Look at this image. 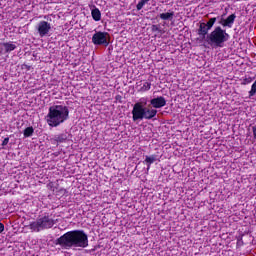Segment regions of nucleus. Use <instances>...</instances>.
<instances>
[{
    "mask_svg": "<svg viewBox=\"0 0 256 256\" xmlns=\"http://www.w3.org/2000/svg\"><path fill=\"white\" fill-rule=\"evenodd\" d=\"M33 133H35V129L30 126V127H27L24 132H23V136L24 137H33Z\"/></svg>",
    "mask_w": 256,
    "mask_h": 256,
    "instance_id": "nucleus-17",
    "label": "nucleus"
},
{
    "mask_svg": "<svg viewBox=\"0 0 256 256\" xmlns=\"http://www.w3.org/2000/svg\"><path fill=\"white\" fill-rule=\"evenodd\" d=\"M107 32H96L92 36V43L94 45H105V47L109 46V41H107Z\"/></svg>",
    "mask_w": 256,
    "mask_h": 256,
    "instance_id": "nucleus-7",
    "label": "nucleus"
},
{
    "mask_svg": "<svg viewBox=\"0 0 256 256\" xmlns=\"http://www.w3.org/2000/svg\"><path fill=\"white\" fill-rule=\"evenodd\" d=\"M37 32L39 37H47L49 35V31H51V23L42 20L37 24Z\"/></svg>",
    "mask_w": 256,
    "mask_h": 256,
    "instance_id": "nucleus-8",
    "label": "nucleus"
},
{
    "mask_svg": "<svg viewBox=\"0 0 256 256\" xmlns=\"http://www.w3.org/2000/svg\"><path fill=\"white\" fill-rule=\"evenodd\" d=\"M150 0H140L138 2V4L136 5V9L137 11H141V9H143V7H145V5H147V3H149Z\"/></svg>",
    "mask_w": 256,
    "mask_h": 256,
    "instance_id": "nucleus-18",
    "label": "nucleus"
},
{
    "mask_svg": "<svg viewBox=\"0 0 256 256\" xmlns=\"http://www.w3.org/2000/svg\"><path fill=\"white\" fill-rule=\"evenodd\" d=\"M252 133H253V137L256 140V126L252 127Z\"/></svg>",
    "mask_w": 256,
    "mask_h": 256,
    "instance_id": "nucleus-23",
    "label": "nucleus"
},
{
    "mask_svg": "<svg viewBox=\"0 0 256 256\" xmlns=\"http://www.w3.org/2000/svg\"><path fill=\"white\" fill-rule=\"evenodd\" d=\"M145 105H147V101L144 103L141 101L134 104L132 109L133 121H143V119L149 121L157 117V109H149L146 108Z\"/></svg>",
    "mask_w": 256,
    "mask_h": 256,
    "instance_id": "nucleus-3",
    "label": "nucleus"
},
{
    "mask_svg": "<svg viewBox=\"0 0 256 256\" xmlns=\"http://www.w3.org/2000/svg\"><path fill=\"white\" fill-rule=\"evenodd\" d=\"M150 105H152L154 109H161L167 105V100L163 96H158L150 100Z\"/></svg>",
    "mask_w": 256,
    "mask_h": 256,
    "instance_id": "nucleus-9",
    "label": "nucleus"
},
{
    "mask_svg": "<svg viewBox=\"0 0 256 256\" xmlns=\"http://www.w3.org/2000/svg\"><path fill=\"white\" fill-rule=\"evenodd\" d=\"M155 161H157V155L153 154L151 156H146L143 163L144 165H147V169H151V165H153Z\"/></svg>",
    "mask_w": 256,
    "mask_h": 256,
    "instance_id": "nucleus-13",
    "label": "nucleus"
},
{
    "mask_svg": "<svg viewBox=\"0 0 256 256\" xmlns=\"http://www.w3.org/2000/svg\"><path fill=\"white\" fill-rule=\"evenodd\" d=\"M69 119V107L65 105L50 106L46 121L49 127H59L61 123H65Z\"/></svg>",
    "mask_w": 256,
    "mask_h": 256,
    "instance_id": "nucleus-2",
    "label": "nucleus"
},
{
    "mask_svg": "<svg viewBox=\"0 0 256 256\" xmlns=\"http://www.w3.org/2000/svg\"><path fill=\"white\" fill-rule=\"evenodd\" d=\"M55 225V219L51 218L49 215L37 218L36 221L29 224V229L34 233H39L44 231V229H52Z\"/></svg>",
    "mask_w": 256,
    "mask_h": 256,
    "instance_id": "nucleus-5",
    "label": "nucleus"
},
{
    "mask_svg": "<svg viewBox=\"0 0 256 256\" xmlns=\"http://www.w3.org/2000/svg\"><path fill=\"white\" fill-rule=\"evenodd\" d=\"M3 47L5 49V53H11V51H15L17 49V45L13 42H4Z\"/></svg>",
    "mask_w": 256,
    "mask_h": 256,
    "instance_id": "nucleus-15",
    "label": "nucleus"
},
{
    "mask_svg": "<svg viewBox=\"0 0 256 256\" xmlns=\"http://www.w3.org/2000/svg\"><path fill=\"white\" fill-rule=\"evenodd\" d=\"M136 87L139 93H147V91H151V82L150 81H139L136 83Z\"/></svg>",
    "mask_w": 256,
    "mask_h": 256,
    "instance_id": "nucleus-11",
    "label": "nucleus"
},
{
    "mask_svg": "<svg viewBox=\"0 0 256 256\" xmlns=\"http://www.w3.org/2000/svg\"><path fill=\"white\" fill-rule=\"evenodd\" d=\"M151 31L153 32V33H161V28L159 27V25H152V27H151Z\"/></svg>",
    "mask_w": 256,
    "mask_h": 256,
    "instance_id": "nucleus-20",
    "label": "nucleus"
},
{
    "mask_svg": "<svg viewBox=\"0 0 256 256\" xmlns=\"http://www.w3.org/2000/svg\"><path fill=\"white\" fill-rule=\"evenodd\" d=\"M235 19H237V15L231 14L226 19H222L219 24L222 25V27H228V29H231L235 23Z\"/></svg>",
    "mask_w": 256,
    "mask_h": 256,
    "instance_id": "nucleus-10",
    "label": "nucleus"
},
{
    "mask_svg": "<svg viewBox=\"0 0 256 256\" xmlns=\"http://www.w3.org/2000/svg\"><path fill=\"white\" fill-rule=\"evenodd\" d=\"M67 133H61L54 135L53 138L50 139L52 145H59V143H65L67 141Z\"/></svg>",
    "mask_w": 256,
    "mask_h": 256,
    "instance_id": "nucleus-12",
    "label": "nucleus"
},
{
    "mask_svg": "<svg viewBox=\"0 0 256 256\" xmlns=\"http://www.w3.org/2000/svg\"><path fill=\"white\" fill-rule=\"evenodd\" d=\"M215 23H217L216 17L210 18L207 23L205 22L200 23L198 32H197L199 37H201V39H204L205 41L207 39V35H209V31L213 29V25H215Z\"/></svg>",
    "mask_w": 256,
    "mask_h": 256,
    "instance_id": "nucleus-6",
    "label": "nucleus"
},
{
    "mask_svg": "<svg viewBox=\"0 0 256 256\" xmlns=\"http://www.w3.org/2000/svg\"><path fill=\"white\" fill-rule=\"evenodd\" d=\"M56 245L66 250L73 249V247L86 249L89 247V236L84 230H71L57 238Z\"/></svg>",
    "mask_w": 256,
    "mask_h": 256,
    "instance_id": "nucleus-1",
    "label": "nucleus"
},
{
    "mask_svg": "<svg viewBox=\"0 0 256 256\" xmlns=\"http://www.w3.org/2000/svg\"><path fill=\"white\" fill-rule=\"evenodd\" d=\"M250 83H253V78H251V76L249 77L245 76L242 79L241 85H249Z\"/></svg>",
    "mask_w": 256,
    "mask_h": 256,
    "instance_id": "nucleus-19",
    "label": "nucleus"
},
{
    "mask_svg": "<svg viewBox=\"0 0 256 256\" xmlns=\"http://www.w3.org/2000/svg\"><path fill=\"white\" fill-rule=\"evenodd\" d=\"M159 17L160 19H162V21H173V17H175V12L171 11V12L161 13Z\"/></svg>",
    "mask_w": 256,
    "mask_h": 256,
    "instance_id": "nucleus-14",
    "label": "nucleus"
},
{
    "mask_svg": "<svg viewBox=\"0 0 256 256\" xmlns=\"http://www.w3.org/2000/svg\"><path fill=\"white\" fill-rule=\"evenodd\" d=\"M5 231V224L0 222V233H3Z\"/></svg>",
    "mask_w": 256,
    "mask_h": 256,
    "instance_id": "nucleus-22",
    "label": "nucleus"
},
{
    "mask_svg": "<svg viewBox=\"0 0 256 256\" xmlns=\"http://www.w3.org/2000/svg\"><path fill=\"white\" fill-rule=\"evenodd\" d=\"M92 19L99 21L101 19V10L99 8H94L91 11Z\"/></svg>",
    "mask_w": 256,
    "mask_h": 256,
    "instance_id": "nucleus-16",
    "label": "nucleus"
},
{
    "mask_svg": "<svg viewBox=\"0 0 256 256\" xmlns=\"http://www.w3.org/2000/svg\"><path fill=\"white\" fill-rule=\"evenodd\" d=\"M226 41H229V34L221 26H216L205 39V42L211 47H223Z\"/></svg>",
    "mask_w": 256,
    "mask_h": 256,
    "instance_id": "nucleus-4",
    "label": "nucleus"
},
{
    "mask_svg": "<svg viewBox=\"0 0 256 256\" xmlns=\"http://www.w3.org/2000/svg\"><path fill=\"white\" fill-rule=\"evenodd\" d=\"M6 145H9V137L4 138L2 141V147H5Z\"/></svg>",
    "mask_w": 256,
    "mask_h": 256,
    "instance_id": "nucleus-21",
    "label": "nucleus"
}]
</instances>
